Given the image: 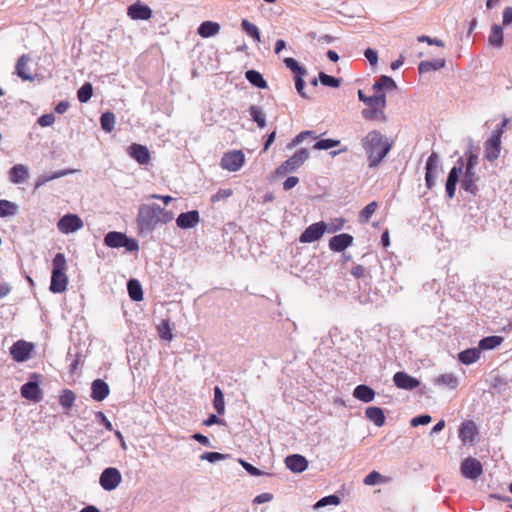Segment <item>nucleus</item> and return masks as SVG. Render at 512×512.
Returning a JSON list of instances; mask_svg holds the SVG:
<instances>
[{"label":"nucleus","mask_w":512,"mask_h":512,"mask_svg":"<svg viewBox=\"0 0 512 512\" xmlns=\"http://www.w3.org/2000/svg\"><path fill=\"white\" fill-rule=\"evenodd\" d=\"M173 218L172 211L166 210L156 203L141 204L135 219L137 233L140 236H148L158 225L167 224Z\"/></svg>","instance_id":"obj_1"},{"label":"nucleus","mask_w":512,"mask_h":512,"mask_svg":"<svg viewBox=\"0 0 512 512\" xmlns=\"http://www.w3.org/2000/svg\"><path fill=\"white\" fill-rule=\"evenodd\" d=\"M361 146L367 156L369 168L378 167L393 147V141L378 130L369 131L362 139Z\"/></svg>","instance_id":"obj_2"},{"label":"nucleus","mask_w":512,"mask_h":512,"mask_svg":"<svg viewBox=\"0 0 512 512\" xmlns=\"http://www.w3.org/2000/svg\"><path fill=\"white\" fill-rule=\"evenodd\" d=\"M67 262L63 253H57L52 260V274L50 291L52 293H63L67 289L68 277L66 275Z\"/></svg>","instance_id":"obj_3"},{"label":"nucleus","mask_w":512,"mask_h":512,"mask_svg":"<svg viewBox=\"0 0 512 512\" xmlns=\"http://www.w3.org/2000/svg\"><path fill=\"white\" fill-rule=\"evenodd\" d=\"M104 245L110 248H125L128 252H137L139 244L136 239L128 237L123 232L110 231L104 236Z\"/></svg>","instance_id":"obj_4"},{"label":"nucleus","mask_w":512,"mask_h":512,"mask_svg":"<svg viewBox=\"0 0 512 512\" xmlns=\"http://www.w3.org/2000/svg\"><path fill=\"white\" fill-rule=\"evenodd\" d=\"M310 153L306 148H300L291 157L284 161L277 169V176H284L296 171L309 158Z\"/></svg>","instance_id":"obj_5"},{"label":"nucleus","mask_w":512,"mask_h":512,"mask_svg":"<svg viewBox=\"0 0 512 512\" xmlns=\"http://www.w3.org/2000/svg\"><path fill=\"white\" fill-rule=\"evenodd\" d=\"M283 62L285 66L294 74L295 88L298 94L302 98H308L304 91L305 82L303 80V77L307 75V69L304 66H301L297 60L291 57L285 58Z\"/></svg>","instance_id":"obj_6"},{"label":"nucleus","mask_w":512,"mask_h":512,"mask_svg":"<svg viewBox=\"0 0 512 512\" xmlns=\"http://www.w3.org/2000/svg\"><path fill=\"white\" fill-rule=\"evenodd\" d=\"M40 375L34 373L30 379L21 386V396L27 400L35 403L40 402L43 399V392L40 389Z\"/></svg>","instance_id":"obj_7"},{"label":"nucleus","mask_w":512,"mask_h":512,"mask_svg":"<svg viewBox=\"0 0 512 512\" xmlns=\"http://www.w3.org/2000/svg\"><path fill=\"white\" fill-rule=\"evenodd\" d=\"M121 482V472L115 467L105 468L99 477V484L105 491L115 490Z\"/></svg>","instance_id":"obj_8"},{"label":"nucleus","mask_w":512,"mask_h":512,"mask_svg":"<svg viewBox=\"0 0 512 512\" xmlns=\"http://www.w3.org/2000/svg\"><path fill=\"white\" fill-rule=\"evenodd\" d=\"M501 152V132L492 131L490 137L484 143V159L494 162Z\"/></svg>","instance_id":"obj_9"},{"label":"nucleus","mask_w":512,"mask_h":512,"mask_svg":"<svg viewBox=\"0 0 512 512\" xmlns=\"http://www.w3.org/2000/svg\"><path fill=\"white\" fill-rule=\"evenodd\" d=\"M439 169H441L440 157L433 151L425 165V184L428 189H432L435 186Z\"/></svg>","instance_id":"obj_10"},{"label":"nucleus","mask_w":512,"mask_h":512,"mask_svg":"<svg viewBox=\"0 0 512 512\" xmlns=\"http://www.w3.org/2000/svg\"><path fill=\"white\" fill-rule=\"evenodd\" d=\"M328 225L324 221L316 222L309 225L300 235L301 243H312L322 238L327 231Z\"/></svg>","instance_id":"obj_11"},{"label":"nucleus","mask_w":512,"mask_h":512,"mask_svg":"<svg viewBox=\"0 0 512 512\" xmlns=\"http://www.w3.org/2000/svg\"><path fill=\"white\" fill-rule=\"evenodd\" d=\"M244 161V153L240 150H234L223 155L220 165L225 170L236 172L243 166Z\"/></svg>","instance_id":"obj_12"},{"label":"nucleus","mask_w":512,"mask_h":512,"mask_svg":"<svg viewBox=\"0 0 512 512\" xmlns=\"http://www.w3.org/2000/svg\"><path fill=\"white\" fill-rule=\"evenodd\" d=\"M460 470L465 478L475 480L482 475L483 466L476 458L468 457L461 462Z\"/></svg>","instance_id":"obj_13"},{"label":"nucleus","mask_w":512,"mask_h":512,"mask_svg":"<svg viewBox=\"0 0 512 512\" xmlns=\"http://www.w3.org/2000/svg\"><path fill=\"white\" fill-rule=\"evenodd\" d=\"M82 219L76 214H66L60 218L57 228L64 234H70L83 227Z\"/></svg>","instance_id":"obj_14"},{"label":"nucleus","mask_w":512,"mask_h":512,"mask_svg":"<svg viewBox=\"0 0 512 512\" xmlns=\"http://www.w3.org/2000/svg\"><path fill=\"white\" fill-rule=\"evenodd\" d=\"M34 345L25 340L16 341L10 348L12 358L17 362H24L30 358Z\"/></svg>","instance_id":"obj_15"},{"label":"nucleus","mask_w":512,"mask_h":512,"mask_svg":"<svg viewBox=\"0 0 512 512\" xmlns=\"http://www.w3.org/2000/svg\"><path fill=\"white\" fill-rule=\"evenodd\" d=\"M127 15L132 20H149L152 17V10L138 0L127 8Z\"/></svg>","instance_id":"obj_16"},{"label":"nucleus","mask_w":512,"mask_h":512,"mask_svg":"<svg viewBox=\"0 0 512 512\" xmlns=\"http://www.w3.org/2000/svg\"><path fill=\"white\" fill-rule=\"evenodd\" d=\"M128 155L140 165H147L151 160L149 149L142 144L133 143L127 148Z\"/></svg>","instance_id":"obj_17"},{"label":"nucleus","mask_w":512,"mask_h":512,"mask_svg":"<svg viewBox=\"0 0 512 512\" xmlns=\"http://www.w3.org/2000/svg\"><path fill=\"white\" fill-rule=\"evenodd\" d=\"M393 382L397 388L414 390L420 385V381L404 371H398L393 376Z\"/></svg>","instance_id":"obj_18"},{"label":"nucleus","mask_w":512,"mask_h":512,"mask_svg":"<svg viewBox=\"0 0 512 512\" xmlns=\"http://www.w3.org/2000/svg\"><path fill=\"white\" fill-rule=\"evenodd\" d=\"M199 222L200 216L197 210L180 213L176 218V224L181 229H191Z\"/></svg>","instance_id":"obj_19"},{"label":"nucleus","mask_w":512,"mask_h":512,"mask_svg":"<svg viewBox=\"0 0 512 512\" xmlns=\"http://www.w3.org/2000/svg\"><path fill=\"white\" fill-rule=\"evenodd\" d=\"M478 180L479 177L476 175L474 170L465 168L463 178L461 180V188L473 196H476L479 191L478 186L476 185V181Z\"/></svg>","instance_id":"obj_20"},{"label":"nucleus","mask_w":512,"mask_h":512,"mask_svg":"<svg viewBox=\"0 0 512 512\" xmlns=\"http://www.w3.org/2000/svg\"><path fill=\"white\" fill-rule=\"evenodd\" d=\"M353 240V236L348 233L338 234L329 240V248L333 252H343L352 245Z\"/></svg>","instance_id":"obj_21"},{"label":"nucleus","mask_w":512,"mask_h":512,"mask_svg":"<svg viewBox=\"0 0 512 512\" xmlns=\"http://www.w3.org/2000/svg\"><path fill=\"white\" fill-rule=\"evenodd\" d=\"M286 467L293 473H301L308 467V460L300 454H292L285 458Z\"/></svg>","instance_id":"obj_22"},{"label":"nucleus","mask_w":512,"mask_h":512,"mask_svg":"<svg viewBox=\"0 0 512 512\" xmlns=\"http://www.w3.org/2000/svg\"><path fill=\"white\" fill-rule=\"evenodd\" d=\"M110 393L109 385L102 379H95L91 383V398L101 402L108 397Z\"/></svg>","instance_id":"obj_23"},{"label":"nucleus","mask_w":512,"mask_h":512,"mask_svg":"<svg viewBox=\"0 0 512 512\" xmlns=\"http://www.w3.org/2000/svg\"><path fill=\"white\" fill-rule=\"evenodd\" d=\"M28 178V168L23 164H16L9 170V180L13 184H22L26 182Z\"/></svg>","instance_id":"obj_24"},{"label":"nucleus","mask_w":512,"mask_h":512,"mask_svg":"<svg viewBox=\"0 0 512 512\" xmlns=\"http://www.w3.org/2000/svg\"><path fill=\"white\" fill-rule=\"evenodd\" d=\"M358 99L367 104L368 106H378L380 109L386 107V95L385 93L376 94L373 96H366L362 90H358Z\"/></svg>","instance_id":"obj_25"},{"label":"nucleus","mask_w":512,"mask_h":512,"mask_svg":"<svg viewBox=\"0 0 512 512\" xmlns=\"http://www.w3.org/2000/svg\"><path fill=\"white\" fill-rule=\"evenodd\" d=\"M31 61L28 54L21 55L15 66V73L24 81H33L34 76L26 72L27 64Z\"/></svg>","instance_id":"obj_26"},{"label":"nucleus","mask_w":512,"mask_h":512,"mask_svg":"<svg viewBox=\"0 0 512 512\" xmlns=\"http://www.w3.org/2000/svg\"><path fill=\"white\" fill-rule=\"evenodd\" d=\"M365 416L377 427H382L385 424V414L383 409L380 407L371 406L366 408Z\"/></svg>","instance_id":"obj_27"},{"label":"nucleus","mask_w":512,"mask_h":512,"mask_svg":"<svg viewBox=\"0 0 512 512\" xmlns=\"http://www.w3.org/2000/svg\"><path fill=\"white\" fill-rule=\"evenodd\" d=\"M353 396L364 403H369L374 400L375 391L368 385L360 384L355 387Z\"/></svg>","instance_id":"obj_28"},{"label":"nucleus","mask_w":512,"mask_h":512,"mask_svg":"<svg viewBox=\"0 0 512 512\" xmlns=\"http://www.w3.org/2000/svg\"><path fill=\"white\" fill-rule=\"evenodd\" d=\"M477 434V428L473 421H465L459 429V438L465 442H472Z\"/></svg>","instance_id":"obj_29"},{"label":"nucleus","mask_w":512,"mask_h":512,"mask_svg":"<svg viewBox=\"0 0 512 512\" xmlns=\"http://www.w3.org/2000/svg\"><path fill=\"white\" fill-rule=\"evenodd\" d=\"M219 31V23L209 20L202 22L197 29L198 34L203 38L215 36L219 33Z\"/></svg>","instance_id":"obj_30"},{"label":"nucleus","mask_w":512,"mask_h":512,"mask_svg":"<svg viewBox=\"0 0 512 512\" xmlns=\"http://www.w3.org/2000/svg\"><path fill=\"white\" fill-rule=\"evenodd\" d=\"M446 65V60L444 58H439L435 60H426L422 61L418 65V70L420 74L428 73L431 71H437L441 68H444Z\"/></svg>","instance_id":"obj_31"},{"label":"nucleus","mask_w":512,"mask_h":512,"mask_svg":"<svg viewBox=\"0 0 512 512\" xmlns=\"http://www.w3.org/2000/svg\"><path fill=\"white\" fill-rule=\"evenodd\" d=\"M489 44L494 48H501L504 44L503 28L498 24H493L488 37Z\"/></svg>","instance_id":"obj_32"},{"label":"nucleus","mask_w":512,"mask_h":512,"mask_svg":"<svg viewBox=\"0 0 512 512\" xmlns=\"http://www.w3.org/2000/svg\"><path fill=\"white\" fill-rule=\"evenodd\" d=\"M480 354L481 350L479 347L468 348L458 354V360L465 365H470L475 363L480 358Z\"/></svg>","instance_id":"obj_33"},{"label":"nucleus","mask_w":512,"mask_h":512,"mask_svg":"<svg viewBox=\"0 0 512 512\" xmlns=\"http://www.w3.org/2000/svg\"><path fill=\"white\" fill-rule=\"evenodd\" d=\"M127 291L131 300L138 302L143 299V289L137 279L128 280Z\"/></svg>","instance_id":"obj_34"},{"label":"nucleus","mask_w":512,"mask_h":512,"mask_svg":"<svg viewBox=\"0 0 512 512\" xmlns=\"http://www.w3.org/2000/svg\"><path fill=\"white\" fill-rule=\"evenodd\" d=\"M246 79L251 85L259 89L267 88V81L264 79L262 74L254 69L248 70L245 73Z\"/></svg>","instance_id":"obj_35"},{"label":"nucleus","mask_w":512,"mask_h":512,"mask_svg":"<svg viewBox=\"0 0 512 512\" xmlns=\"http://www.w3.org/2000/svg\"><path fill=\"white\" fill-rule=\"evenodd\" d=\"M249 114L253 122H255L258 128L263 129L266 127V117L263 109L257 105H251L249 107Z\"/></svg>","instance_id":"obj_36"},{"label":"nucleus","mask_w":512,"mask_h":512,"mask_svg":"<svg viewBox=\"0 0 512 512\" xmlns=\"http://www.w3.org/2000/svg\"><path fill=\"white\" fill-rule=\"evenodd\" d=\"M361 115L366 120H386L384 109H380L378 106H369V108L363 109Z\"/></svg>","instance_id":"obj_37"},{"label":"nucleus","mask_w":512,"mask_h":512,"mask_svg":"<svg viewBox=\"0 0 512 512\" xmlns=\"http://www.w3.org/2000/svg\"><path fill=\"white\" fill-rule=\"evenodd\" d=\"M434 383L439 386H445L449 389H455L458 386V379L454 374H441L434 379Z\"/></svg>","instance_id":"obj_38"},{"label":"nucleus","mask_w":512,"mask_h":512,"mask_svg":"<svg viewBox=\"0 0 512 512\" xmlns=\"http://www.w3.org/2000/svg\"><path fill=\"white\" fill-rule=\"evenodd\" d=\"M503 340L504 339L501 336H487L479 341L478 347L480 350H492L501 345Z\"/></svg>","instance_id":"obj_39"},{"label":"nucleus","mask_w":512,"mask_h":512,"mask_svg":"<svg viewBox=\"0 0 512 512\" xmlns=\"http://www.w3.org/2000/svg\"><path fill=\"white\" fill-rule=\"evenodd\" d=\"M396 88V82L390 76L386 75L380 76L379 79L372 86V89L376 92L382 89L394 90Z\"/></svg>","instance_id":"obj_40"},{"label":"nucleus","mask_w":512,"mask_h":512,"mask_svg":"<svg viewBox=\"0 0 512 512\" xmlns=\"http://www.w3.org/2000/svg\"><path fill=\"white\" fill-rule=\"evenodd\" d=\"M241 29L249 37H251L255 42L261 41V35H260L259 28L256 25H254L253 23H251L249 20L243 19L241 21Z\"/></svg>","instance_id":"obj_41"},{"label":"nucleus","mask_w":512,"mask_h":512,"mask_svg":"<svg viewBox=\"0 0 512 512\" xmlns=\"http://www.w3.org/2000/svg\"><path fill=\"white\" fill-rule=\"evenodd\" d=\"M463 168H464V158L460 157L457 160L456 164L449 171L446 182L458 183L459 177L463 173Z\"/></svg>","instance_id":"obj_42"},{"label":"nucleus","mask_w":512,"mask_h":512,"mask_svg":"<svg viewBox=\"0 0 512 512\" xmlns=\"http://www.w3.org/2000/svg\"><path fill=\"white\" fill-rule=\"evenodd\" d=\"M213 407L218 415H223L225 413L224 394L219 386L214 387Z\"/></svg>","instance_id":"obj_43"},{"label":"nucleus","mask_w":512,"mask_h":512,"mask_svg":"<svg viewBox=\"0 0 512 512\" xmlns=\"http://www.w3.org/2000/svg\"><path fill=\"white\" fill-rule=\"evenodd\" d=\"M76 400V394L70 389H64L59 396V404L66 410L73 407Z\"/></svg>","instance_id":"obj_44"},{"label":"nucleus","mask_w":512,"mask_h":512,"mask_svg":"<svg viewBox=\"0 0 512 512\" xmlns=\"http://www.w3.org/2000/svg\"><path fill=\"white\" fill-rule=\"evenodd\" d=\"M101 128L110 133L114 130L115 127V115L113 112L106 111L100 117Z\"/></svg>","instance_id":"obj_45"},{"label":"nucleus","mask_w":512,"mask_h":512,"mask_svg":"<svg viewBox=\"0 0 512 512\" xmlns=\"http://www.w3.org/2000/svg\"><path fill=\"white\" fill-rule=\"evenodd\" d=\"M18 206L9 200H0V217L13 216L17 213Z\"/></svg>","instance_id":"obj_46"},{"label":"nucleus","mask_w":512,"mask_h":512,"mask_svg":"<svg viewBox=\"0 0 512 512\" xmlns=\"http://www.w3.org/2000/svg\"><path fill=\"white\" fill-rule=\"evenodd\" d=\"M93 95V86L90 82H85L77 91V98L79 102H88Z\"/></svg>","instance_id":"obj_47"},{"label":"nucleus","mask_w":512,"mask_h":512,"mask_svg":"<svg viewBox=\"0 0 512 512\" xmlns=\"http://www.w3.org/2000/svg\"><path fill=\"white\" fill-rule=\"evenodd\" d=\"M307 137H312L316 139L317 135L314 131L311 130L302 131L287 144V149H292L296 147L297 145L302 143Z\"/></svg>","instance_id":"obj_48"},{"label":"nucleus","mask_w":512,"mask_h":512,"mask_svg":"<svg viewBox=\"0 0 512 512\" xmlns=\"http://www.w3.org/2000/svg\"><path fill=\"white\" fill-rule=\"evenodd\" d=\"M157 330L161 339L166 341H171L173 339L169 320H162V322L158 325Z\"/></svg>","instance_id":"obj_49"},{"label":"nucleus","mask_w":512,"mask_h":512,"mask_svg":"<svg viewBox=\"0 0 512 512\" xmlns=\"http://www.w3.org/2000/svg\"><path fill=\"white\" fill-rule=\"evenodd\" d=\"M319 81L323 86L338 88L341 84V79L328 75L324 72L319 73Z\"/></svg>","instance_id":"obj_50"},{"label":"nucleus","mask_w":512,"mask_h":512,"mask_svg":"<svg viewBox=\"0 0 512 512\" xmlns=\"http://www.w3.org/2000/svg\"><path fill=\"white\" fill-rule=\"evenodd\" d=\"M339 145H340V140L327 138V139L318 140L314 144L313 148L315 150H328V149H331V148L339 146Z\"/></svg>","instance_id":"obj_51"},{"label":"nucleus","mask_w":512,"mask_h":512,"mask_svg":"<svg viewBox=\"0 0 512 512\" xmlns=\"http://www.w3.org/2000/svg\"><path fill=\"white\" fill-rule=\"evenodd\" d=\"M341 502L339 496L335 495V494H332V495H328V496H325L323 498H321L320 500H318L316 502V504L314 505V508L318 509V508H322V507H325V506H328V505H339Z\"/></svg>","instance_id":"obj_52"},{"label":"nucleus","mask_w":512,"mask_h":512,"mask_svg":"<svg viewBox=\"0 0 512 512\" xmlns=\"http://www.w3.org/2000/svg\"><path fill=\"white\" fill-rule=\"evenodd\" d=\"M230 454H223L219 452H204L201 456V460H206L210 463H215L217 461L226 460L230 458Z\"/></svg>","instance_id":"obj_53"},{"label":"nucleus","mask_w":512,"mask_h":512,"mask_svg":"<svg viewBox=\"0 0 512 512\" xmlns=\"http://www.w3.org/2000/svg\"><path fill=\"white\" fill-rule=\"evenodd\" d=\"M377 207L378 204L375 201H372L369 204H367L359 214L361 221L367 222L370 219V217L374 214Z\"/></svg>","instance_id":"obj_54"},{"label":"nucleus","mask_w":512,"mask_h":512,"mask_svg":"<svg viewBox=\"0 0 512 512\" xmlns=\"http://www.w3.org/2000/svg\"><path fill=\"white\" fill-rule=\"evenodd\" d=\"M238 461L241 464V466L246 470V472L251 476L269 475V473L261 471L260 469H258L257 467L253 466L251 463L243 459H239Z\"/></svg>","instance_id":"obj_55"},{"label":"nucleus","mask_w":512,"mask_h":512,"mask_svg":"<svg viewBox=\"0 0 512 512\" xmlns=\"http://www.w3.org/2000/svg\"><path fill=\"white\" fill-rule=\"evenodd\" d=\"M383 479V476L377 472V471H372L370 472L368 475H366V477L364 478V484L365 485H376L378 483H380Z\"/></svg>","instance_id":"obj_56"},{"label":"nucleus","mask_w":512,"mask_h":512,"mask_svg":"<svg viewBox=\"0 0 512 512\" xmlns=\"http://www.w3.org/2000/svg\"><path fill=\"white\" fill-rule=\"evenodd\" d=\"M432 418L428 414H421L411 419L410 425L412 427H417L420 425H427L431 422Z\"/></svg>","instance_id":"obj_57"},{"label":"nucleus","mask_w":512,"mask_h":512,"mask_svg":"<svg viewBox=\"0 0 512 512\" xmlns=\"http://www.w3.org/2000/svg\"><path fill=\"white\" fill-rule=\"evenodd\" d=\"M466 156V164L464 163L465 168H469L474 170V167L478 164V155L474 154L471 148L465 153Z\"/></svg>","instance_id":"obj_58"},{"label":"nucleus","mask_w":512,"mask_h":512,"mask_svg":"<svg viewBox=\"0 0 512 512\" xmlns=\"http://www.w3.org/2000/svg\"><path fill=\"white\" fill-rule=\"evenodd\" d=\"M231 189H219L215 194L211 196V202L216 203L220 200L227 199L232 195Z\"/></svg>","instance_id":"obj_59"},{"label":"nucleus","mask_w":512,"mask_h":512,"mask_svg":"<svg viewBox=\"0 0 512 512\" xmlns=\"http://www.w3.org/2000/svg\"><path fill=\"white\" fill-rule=\"evenodd\" d=\"M73 172H74L73 170L65 169V170H59V171H55V172H51L49 174H43V175L46 179V182H49V181L64 177Z\"/></svg>","instance_id":"obj_60"},{"label":"nucleus","mask_w":512,"mask_h":512,"mask_svg":"<svg viewBox=\"0 0 512 512\" xmlns=\"http://www.w3.org/2000/svg\"><path fill=\"white\" fill-rule=\"evenodd\" d=\"M55 122V116L52 113L43 114L37 119V123L41 127L51 126Z\"/></svg>","instance_id":"obj_61"},{"label":"nucleus","mask_w":512,"mask_h":512,"mask_svg":"<svg viewBox=\"0 0 512 512\" xmlns=\"http://www.w3.org/2000/svg\"><path fill=\"white\" fill-rule=\"evenodd\" d=\"M364 56L369 61L371 66H375L377 64V62H378V53H377L376 50H374L372 48H367L364 51Z\"/></svg>","instance_id":"obj_62"},{"label":"nucleus","mask_w":512,"mask_h":512,"mask_svg":"<svg viewBox=\"0 0 512 512\" xmlns=\"http://www.w3.org/2000/svg\"><path fill=\"white\" fill-rule=\"evenodd\" d=\"M95 416L108 431L113 430L111 421L106 417V415L102 411L96 412Z\"/></svg>","instance_id":"obj_63"},{"label":"nucleus","mask_w":512,"mask_h":512,"mask_svg":"<svg viewBox=\"0 0 512 512\" xmlns=\"http://www.w3.org/2000/svg\"><path fill=\"white\" fill-rule=\"evenodd\" d=\"M502 22H503L504 26H509L512 24V7L511 6L505 7V9L503 11V16H502Z\"/></svg>","instance_id":"obj_64"}]
</instances>
